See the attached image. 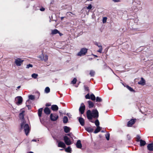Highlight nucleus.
Returning <instances> with one entry per match:
<instances>
[{
    "instance_id": "obj_1",
    "label": "nucleus",
    "mask_w": 153,
    "mask_h": 153,
    "mask_svg": "<svg viewBox=\"0 0 153 153\" xmlns=\"http://www.w3.org/2000/svg\"><path fill=\"white\" fill-rule=\"evenodd\" d=\"M87 117L88 119L89 120H91L93 118H98L99 117V113L97 110L93 109L92 112L90 110H88L86 112Z\"/></svg>"
},
{
    "instance_id": "obj_2",
    "label": "nucleus",
    "mask_w": 153,
    "mask_h": 153,
    "mask_svg": "<svg viewBox=\"0 0 153 153\" xmlns=\"http://www.w3.org/2000/svg\"><path fill=\"white\" fill-rule=\"evenodd\" d=\"M25 112L24 111H23L19 114V117L20 120L22 121L21 124V128H22L24 124L26 123V121L25 120L24 118V113Z\"/></svg>"
},
{
    "instance_id": "obj_3",
    "label": "nucleus",
    "mask_w": 153,
    "mask_h": 153,
    "mask_svg": "<svg viewBox=\"0 0 153 153\" xmlns=\"http://www.w3.org/2000/svg\"><path fill=\"white\" fill-rule=\"evenodd\" d=\"M88 51V49L85 48H82L80 51L77 53V55L79 56H82L86 54Z\"/></svg>"
},
{
    "instance_id": "obj_4",
    "label": "nucleus",
    "mask_w": 153,
    "mask_h": 153,
    "mask_svg": "<svg viewBox=\"0 0 153 153\" xmlns=\"http://www.w3.org/2000/svg\"><path fill=\"white\" fill-rule=\"evenodd\" d=\"M24 60L21 58H17L15 59V63L17 66H20L22 64Z\"/></svg>"
},
{
    "instance_id": "obj_5",
    "label": "nucleus",
    "mask_w": 153,
    "mask_h": 153,
    "mask_svg": "<svg viewBox=\"0 0 153 153\" xmlns=\"http://www.w3.org/2000/svg\"><path fill=\"white\" fill-rule=\"evenodd\" d=\"M50 118L51 121H55L59 118V116L55 114H51Z\"/></svg>"
},
{
    "instance_id": "obj_6",
    "label": "nucleus",
    "mask_w": 153,
    "mask_h": 153,
    "mask_svg": "<svg viewBox=\"0 0 153 153\" xmlns=\"http://www.w3.org/2000/svg\"><path fill=\"white\" fill-rule=\"evenodd\" d=\"M63 139L65 143L67 145H70L72 143L71 140L67 136H64Z\"/></svg>"
},
{
    "instance_id": "obj_7",
    "label": "nucleus",
    "mask_w": 153,
    "mask_h": 153,
    "mask_svg": "<svg viewBox=\"0 0 153 153\" xmlns=\"http://www.w3.org/2000/svg\"><path fill=\"white\" fill-rule=\"evenodd\" d=\"M85 106L84 104L83 103H81V106L79 109V111L81 114H84L85 110Z\"/></svg>"
},
{
    "instance_id": "obj_8",
    "label": "nucleus",
    "mask_w": 153,
    "mask_h": 153,
    "mask_svg": "<svg viewBox=\"0 0 153 153\" xmlns=\"http://www.w3.org/2000/svg\"><path fill=\"white\" fill-rule=\"evenodd\" d=\"M136 121V119L135 118L134 119H131L130 120L128 121L127 124V126L129 127H131L134 124Z\"/></svg>"
},
{
    "instance_id": "obj_9",
    "label": "nucleus",
    "mask_w": 153,
    "mask_h": 153,
    "mask_svg": "<svg viewBox=\"0 0 153 153\" xmlns=\"http://www.w3.org/2000/svg\"><path fill=\"white\" fill-rule=\"evenodd\" d=\"M94 44L97 46L99 48V50L97 51V52L101 53L102 50V48L100 43L95 42L94 43Z\"/></svg>"
},
{
    "instance_id": "obj_10",
    "label": "nucleus",
    "mask_w": 153,
    "mask_h": 153,
    "mask_svg": "<svg viewBox=\"0 0 153 153\" xmlns=\"http://www.w3.org/2000/svg\"><path fill=\"white\" fill-rule=\"evenodd\" d=\"M24 128L25 134L27 135L30 131V127L29 125L27 124H25Z\"/></svg>"
},
{
    "instance_id": "obj_11",
    "label": "nucleus",
    "mask_w": 153,
    "mask_h": 153,
    "mask_svg": "<svg viewBox=\"0 0 153 153\" xmlns=\"http://www.w3.org/2000/svg\"><path fill=\"white\" fill-rule=\"evenodd\" d=\"M39 58L42 60H44L45 62H46L48 59V56L47 55H43L42 54V56H39Z\"/></svg>"
},
{
    "instance_id": "obj_12",
    "label": "nucleus",
    "mask_w": 153,
    "mask_h": 153,
    "mask_svg": "<svg viewBox=\"0 0 153 153\" xmlns=\"http://www.w3.org/2000/svg\"><path fill=\"white\" fill-rule=\"evenodd\" d=\"M59 34V36H61L63 35V34L61 33L57 29H55L53 30H52L51 31V34L52 35H54L56 34Z\"/></svg>"
},
{
    "instance_id": "obj_13",
    "label": "nucleus",
    "mask_w": 153,
    "mask_h": 153,
    "mask_svg": "<svg viewBox=\"0 0 153 153\" xmlns=\"http://www.w3.org/2000/svg\"><path fill=\"white\" fill-rule=\"evenodd\" d=\"M18 101L16 102V104L17 105H19L22 103L23 101L22 97L21 96H18L16 97Z\"/></svg>"
},
{
    "instance_id": "obj_14",
    "label": "nucleus",
    "mask_w": 153,
    "mask_h": 153,
    "mask_svg": "<svg viewBox=\"0 0 153 153\" xmlns=\"http://www.w3.org/2000/svg\"><path fill=\"white\" fill-rule=\"evenodd\" d=\"M141 79L139 82H138V83L142 85H144L146 84V82L144 79L143 78H141Z\"/></svg>"
},
{
    "instance_id": "obj_15",
    "label": "nucleus",
    "mask_w": 153,
    "mask_h": 153,
    "mask_svg": "<svg viewBox=\"0 0 153 153\" xmlns=\"http://www.w3.org/2000/svg\"><path fill=\"white\" fill-rule=\"evenodd\" d=\"M58 147L65 148L66 146L65 143L62 141H59L58 143Z\"/></svg>"
},
{
    "instance_id": "obj_16",
    "label": "nucleus",
    "mask_w": 153,
    "mask_h": 153,
    "mask_svg": "<svg viewBox=\"0 0 153 153\" xmlns=\"http://www.w3.org/2000/svg\"><path fill=\"white\" fill-rule=\"evenodd\" d=\"M45 113L47 115L51 113V111L49 108L47 107H45L44 109Z\"/></svg>"
},
{
    "instance_id": "obj_17",
    "label": "nucleus",
    "mask_w": 153,
    "mask_h": 153,
    "mask_svg": "<svg viewBox=\"0 0 153 153\" xmlns=\"http://www.w3.org/2000/svg\"><path fill=\"white\" fill-rule=\"evenodd\" d=\"M76 147L79 149H81L82 147V145L81 143V141L80 140H77L76 144Z\"/></svg>"
},
{
    "instance_id": "obj_18",
    "label": "nucleus",
    "mask_w": 153,
    "mask_h": 153,
    "mask_svg": "<svg viewBox=\"0 0 153 153\" xmlns=\"http://www.w3.org/2000/svg\"><path fill=\"white\" fill-rule=\"evenodd\" d=\"M147 147L148 150L150 151H153V143L148 144Z\"/></svg>"
},
{
    "instance_id": "obj_19",
    "label": "nucleus",
    "mask_w": 153,
    "mask_h": 153,
    "mask_svg": "<svg viewBox=\"0 0 153 153\" xmlns=\"http://www.w3.org/2000/svg\"><path fill=\"white\" fill-rule=\"evenodd\" d=\"M58 109V107L56 105H53L51 106V109L53 111H56Z\"/></svg>"
},
{
    "instance_id": "obj_20",
    "label": "nucleus",
    "mask_w": 153,
    "mask_h": 153,
    "mask_svg": "<svg viewBox=\"0 0 153 153\" xmlns=\"http://www.w3.org/2000/svg\"><path fill=\"white\" fill-rule=\"evenodd\" d=\"M79 121L82 126H84L85 125V121L83 118L79 117Z\"/></svg>"
},
{
    "instance_id": "obj_21",
    "label": "nucleus",
    "mask_w": 153,
    "mask_h": 153,
    "mask_svg": "<svg viewBox=\"0 0 153 153\" xmlns=\"http://www.w3.org/2000/svg\"><path fill=\"white\" fill-rule=\"evenodd\" d=\"M63 128L64 129V132L66 133H68L70 132L71 128L70 127H68L66 126H65Z\"/></svg>"
},
{
    "instance_id": "obj_22",
    "label": "nucleus",
    "mask_w": 153,
    "mask_h": 153,
    "mask_svg": "<svg viewBox=\"0 0 153 153\" xmlns=\"http://www.w3.org/2000/svg\"><path fill=\"white\" fill-rule=\"evenodd\" d=\"M88 107L89 108H92L94 107V103L91 101L89 100L88 101Z\"/></svg>"
},
{
    "instance_id": "obj_23",
    "label": "nucleus",
    "mask_w": 153,
    "mask_h": 153,
    "mask_svg": "<svg viewBox=\"0 0 153 153\" xmlns=\"http://www.w3.org/2000/svg\"><path fill=\"white\" fill-rule=\"evenodd\" d=\"M42 110L43 108H41L38 110V114L39 117H41L42 116Z\"/></svg>"
},
{
    "instance_id": "obj_24",
    "label": "nucleus",
    "mask_w": 153,
    "mask_h": 153,
    "mask_svg": "<svg viewBox=\"0 0 153 153\" xmlns=\"http://www.w3.org/2000/svg\"><path fill=\"white\" fill-rule=\"evenodd\" d=\"M140 146H144L146 144V142L145 141L140 139Z\"/></svg>"
},
{
    "instance_id": "obj_25",
    "label": "nucleus",
    "mask_w": 153,
    "mask_h": 153,
    "mask_svg": "<svg viewBox=\"0 0 153 153\" xmlns=\"http://www.w3.org/2000/svg\"><path fill=\"white\" fill-rule=\"evenodd\" d=\"M86 130L89 132H92L94 131V129L91 127H88L85 128Z\"/></svg>"
},
{
    "instance_id": "obj_26",
    "label": "nucleus",
    "mask_w": 153,
    "mask_h": 153,
    "mask_svg": "<svg viewBox=\"0 0 153 153\" xmlns=\"http://www.w3.org/2000/svg\"><path fill=\"white\" fill-rule=\"evenodd\" d=\"M101 130V128L100 126H98L94 131L95 134L97 133L100 131Z\"/></svg>"
},
{
    "instance_id": "obj_27",
    "label": "nucleus",
    "mask_w": 153,
    "mask_h": 153,
    "mask_svg": "<svg viewBox=\"0 0 153 153\" xmlns=\"http://www.w3.org/2000/svg\"><path fill=\"white\" fill-rule=\"evenodd\" d=\"M68 121V118L66 116H64L63 118V122L64 123H67Z\"/></svg>"
},
{
    "instance_id": "obj_28",
    "label": "nucleus",
    "mask_w": 153,
    "mask_h": 153,
    "mask_svg": "<svg viewBox=\"0 0 153 153\" xmlns=\"http://www.w3.org/2000/svg\"><path fill=\"white\" fill-rule=\"evenodd\" d=\"M90 99L93 101L95 100L96 97L95 95L93 94H91Z\"/></svg>"
},
{
    "instance_id": "obj_29",
    "label": "nucleus",
    "mask_w": 153,
    "mask_h": 153,
    "mask_svg": "<svg viewBox=\"0 0 153 153\" xmlns=\"http://www.w3.org/2000/svg\"><path fill=\"white\" fill-rule=\"evenodd\" d=\"M65 151L67 152H71V149L70 146L68 147L67 148L65 149Z\"/></svg>"
},
{
    "instance_id": "obj_30",
    "label": "nucleus",
    "mask_w": 153,
    "mask_h": 153,
    "mask_svg": "<svg viewBox=\"0 0 153 153\" xmlns=\"http://www.w3.org/2000/svg\"><path fill=\"white\" fill-rule=\"evenodd\" d=\"M126 88L131 92H135V91L131 87L127 85L126 86Z\"/></svg>"
},
{
    "instance_id": "obj_31",
    "label": "nucleus",
    "mask_w": 153,
    "mask_h": 153,
    "mask_svg": "<svg viewBox=\"0 0 153 153\" xmlns=\"http://www.w3.org/2000/svg\"><path fill=\"white\" fill-rule=\"evenodd\" d=\"M89 74L91 76L93 77L95 74V72L94 70H91L90 71Z\"/></svg>"
},
{
    "instance_id": "obj_32",
    "label": "nucleus",
    "mask_w": 153,
    "mask_h": 153,
    "mask_svg": "<svg viewBox=\"0 0 153 153\" xmlns=\"http://www.w3.org/2000/svg\"><path fill=\"white\" fill-rule=\"evenodd\" d=\"M96 101L97 102H101L102 101V100L100 97H97L96 98Z\"/></svg>"
},
{
    "instance_id": "obj_33",
    "label": "nucleus",
    "mask_w": 153,
    "mask_h": 153,
    "mask_svg": "<svg viewBox=\"0 0 153 153\" xmlns=\"http://www.w3.org/2000/svg\"><path fill=\"white\" fill-rule=\"evenodd\" d=\"M45 92L47 93H48L50 92V89L49 87H46L45 89Z\"/></svg>"
},
{
    "instance_id": "obj_34",
    "label": "nucleus",
    "mask_w": 153,
    "mask_h": 153,
    "mask_svg": "<svg viewBox=\"0 0 153 153\" xmlns=\"http://www.w3.org/2000/svg\"><path fill=\"white\" fill-rule=\"evenodd\" d=\"M77 81V79L76 78H74L72 81L71 82V84H75L76 83V82Z\"/></svg>"
},
{
    "instance_id": "obj_35",
    "label": "nucleus",
    "mask_w": 153,
    "mask_h": 153,
    "mask_svg": "<svg viewBox=\"0 0 153 153\" xmlns=\"http://www.w3.org/2000/svg\"><path fill=\"white\" fill-rule=\"evenodd\" d=\"M35 96L33 95H30L29 96V99L33 100L35 99Z\"/></svg>"
},
{
    "instance_id": "obj_36",
    "label": "nucleus",
    "mask_w": 153,
    "mask_h": 153,
    "mask_svg": "<svg viewBox=\"0 0 153 153\" xmlns=\"http://www.w3.org/2000/svg\"><path fill=\"white\" fill-rule=\"evenodd\" d=\"M38 76V75L37 74L35 73L31 75L32 77L34 79H36L37 78Z\"/></svg>"
},
{
    "instance_id": "obj_37",
    "label": "nucleus",
    "mask_w": 153,
    "mask_h": 153,
    "mask_svg": "<svg viewBox=\"0 0 153 153\" xmlns=\"http://www.w3.org/2000/svg\"><path fill=\"white\" fill-rule=\"evenodd\" d=\"M95 123L96 126L97 127L99 126L100 123L98 120L97 119L95 120Z\"/></svg>"
},
{
    "instance_id": "obj_38",
    "label": "nucleus",
    "mask_w": 153,
    "mask_h": 153,
    "mask_svg": "<svg viewBox=\"0 0 153 153\" xmlns=\"http://www.w3.org/2000/svg\"><path fill=\"white\" fill-rule=\"evenodd\" d=\"M136 141L137 142H139L140 140V136L139 135H137V137L136 138Z\"/></svg>"
},
{
    "instance_id": "obj_39",
    "label": "nucleus",
    "mask_w": 153,
    "mask_h": 153,
    "mask_svg": "<svg viewBox=\"0 0 153 153\" xmlns=\"http://www.w3.org/2000/svg\"><path fill=\"white\" fill-rule=\"evenodd\" d=\"M105 138L106 139L108 140H109V137H110V134L109 133H108L106 134L105 135Z\"/></svg>"
},
{
    "instance_id": "obj_40",
    "label": "nucleus",
    "mask_w": 153,
    "mask_h": 153,
    "mask_svg": "<svg viewBox=\"0 0 153 153\" xmlns=\"http://www.w3.org/2000/svg\"><path fill=\"white\" fill-rule=\"evenodd\" d=\"M84 89L85 91H88V92L89 91V88L88 86H87L86 85H84Z\"/></svg>"
},
{
    "instance_id": "obj_41",
    "label": "nucleus",
    "mask_w": 153,
    "mask_h": 153,
    "mask_svg": "<svg viewBox=\"0 0 153 153\" xmlns=\"http://www.w3.org/2000/svg\"><path fill=\"white\" fill-rule=\"evenodd\" d=\"M85 98L86 99H90V96L89 93H88L85 96Z\"/></svg>"
},
{
    "instance_id": "obj_42",
    "label": "nucleus",
    "mask_w": 153,
    "mask_h": 153,
    "mask_svg": "<svg viewBox=\"0 0 153 153\" xmlns=\"http://www.w3.org/2000/svg\"><path fill=\"white\" fill-rule=\"evenodd\" d=\"M33 67V65L32 64H29L27 65V66L26 67V68H29L30 67L32 68Z\"/></svg>"
},
{
    "instance_id": "obj_43",
    "label": "nucleus",
    "mask_w": 153,
    "mask_h": 153,
    "mask_svg": "<svg viewBox=\"0 0 153 153\" xmlns=\"http://www.w3.org/2000/svg\"><path fill=\"white\" fill-rule=\"evenodd\" d=\"M92 8V6L91 4H89L88 6L86 7V8L87 9L91 10Z\"/></svg>"
},
{
    "instance_id": "obj_44",
    "label": "nucleus",
    "mask_w": 153,
    "mask_h": 153,
    "mask_svg": "<svg viewBox=\"0 0 153 153\" xmlns=\"http://www.w3.org/2000/svg\"><path fill=\"white\" fill-rule=\"evenodd\" d=\"M107 19V18L106 17H103V22L104 23L106 22V20Z\"/></svg>"
},
{
    "instance_id": "obj_45",
    "label": "nucleus",
    "mask_w": 153,
    "mask_h": 153,
    "mask_svg": "<svg viewBox=\"0 0 153 153\" xmlns=\"http://www.w3.org/2000/svg\"><path fill=\"white\" fill-rule=\"evenodd\" d=\"M112 1L114 2H119L120 1V0H113Z\"/></svg>"
},
{
    "instance_id": "obj_46",
    "label": "nucleus",
    "mask_w": 153,
    "mask_h": 153,
    "mask_svg": "<svg viewBox=\"0 0 153 153\" xmlns=\"http://www.w3.org/2000/svg\"><path fill=\"white\" fill-rule=\"evenodd\" d=\"M45 8H44V7H42V8H41L40 9V10H41V11H44L45 10Z\"/></svg>"
},
{
    "instance_id": "obj_47",
    "label": "nucleus",
    "mask_w": 153,
    "mask_h": 153,
    "mask_svg": "<svg viewBox=\"0 0 153 153\" xmlns=\"http://www.w3.org/2000/svg\"><path fill=\"white\" fill-rule=\"evenodd\" d=\"M51 105V104L49 103H47L46 105H45V106H47V107H48V106H50Z\"/></svg>"
},
{
    "instance_id": "obj_48",
    "label": "nucleus",
    "mask_w": 153,
    "mask_h": 153,
    "mask_svg": "<svg viewBox=\"0 0 153 153\" xmlns=\"http://www.w3.org/2000/svg\"><path fill=\"white\" fill-rule=\"evenodd\" d=\"M127 137L128 138V140H130L131 138L130 136L129 135H127Z\"/></svg>"
},
{
    "instance_id": "obj_49",
    "label": "nucleus",
    "mask_w": 153,
    "mask_h": 153,
    "mask_svg": "<svg viewBox=\"0 0 153 153\" xmlns=\"http://www.w3.org/2000/svg\"><path fill=\"white\" fill-rule=\"evenodd\" d=\"M37 140L35 139H33L32 140V141L36 142Z\"/></svg>"
},
{
    "instance_id": "obj_50",
    "label": "nucleus",
    "mask_w": 153,
    "mask_h": 153,
    "mask_svg": "<svg viewBox=\"0 0 153 153\" xmlns=\"http://www.w3.org/2000/svg\"><path fill=\"white\" fill-rule=\"evenodd\" d=\"M65 17H61V20H62L63 19L65 18Z\"/></svg>"
},
{
    "instance_id": "obj_51",
    "label": "nucleus",
    "mask_w": 153,
    "mask_h": 153,
    "mask_svg": "<svg viewBox=\"0 0 153 153\" xmlns=\"http://www.w3.org/2000/svg\"><path fill=\"white\" fill-rule=\"evenodd\" d=\"M20 87H21V86H18L17 87V88L18 89H19V88H20Z\"/></svg>"
},
{
    "instance_id": "obj_52",
    "label": "nucleus",
    "mask_w": 153,
    "mask_h": 153,
    "mask_svg": "<svg viewBox=\"0 0 153 153\" xmlns=\"http://www.w3.org/2000/svg\"><path fill=\"white\" fill-rule=\"evenodd\" d=\"M71 133H70V134H67V135L69 136H71Z\"/></svg>"
},
{
    "instance_id": "obj_53",
    "label": "nucleus",
    "mask_w": 153,
    "mask_h": 153,
    "mask_svg": "<svg viewBox=\"0 0 153 153\" xmlns=\"http://www.w3.org/2000/svg\"><path fill=\"white\" fill-rule=\"evenodd\" d=\"M37 94H38V95L39 96V95H40V93H37Z\"/></svg>"
},
{
    "instance_id": "obj_54",
    "label": "nucleus",
    "mask_w": 153,
    "mask_h": 153,
    "mask_svg": "<svg viewBox=\"0 0 153 153\" xmlns=\"http://www.w3.org/2000/svg\"><path fill=\"white\" fill-rule=\"evenodd\" d=\"M90 122H92V123H94V122H93V121H92V120H91V121H90Z\"/></svg>"
},
{
    "instance_id": "obj_55",
    "label": "nucleus",
    "mask_w": 153,
    "mask_h": 153,
    "mask_svg": "<svg viewBox=\"0 0 153 153\" xmlns=\"http://www.w3.org/2000/svg\"><path fill=\"white\" fill-rule=\"evenodd\" d=\"M69 13H71V14H73V15H74V14H73L72 12H69Z\"/></svg>"
},
{
    "instance_id": "obj_56",
    "label": "nucleus",
    "mask_w": 153,
    "mask_h": 153,
    "mask_svg": "<svg viewBox=\"0 0 153 153\" xmlns=\"http://www.w3.org/2000/svg\"><path fill=\"white\" fill-rule=\"evenodd\" d=\"M95 56L96 57H97V55H95Z\"/></svg>"
},
{
    "instance_id": "obj_57",
    "label": "nucleus",
    "mask_w": 153,
    "mask_h": 153,
    "mask_svg": "<svg viewBox=\"0 0 153 153\" xmlns=\"http://www.w3.org/2000/svg\"><path fill=\"white\" fill-rule=\"evenodd\" d=\"M88 1H92L93 0H87Z\"/></svg>"
},
{
    "instance_id": "obj_58",
    "label": "nucleus",
    "mask_w": 153,
    "mask_h": 153,
    "mask_svg": "<svg viewBox=\"0 0 153 153\" xmlns=\"http://www.w3.org/2000/svg\"><path fill=\"white\" fill-rule=\"evenodd\" d=\"M63 150V149H61V150Z\"/></svg>"
}]
</instances>
